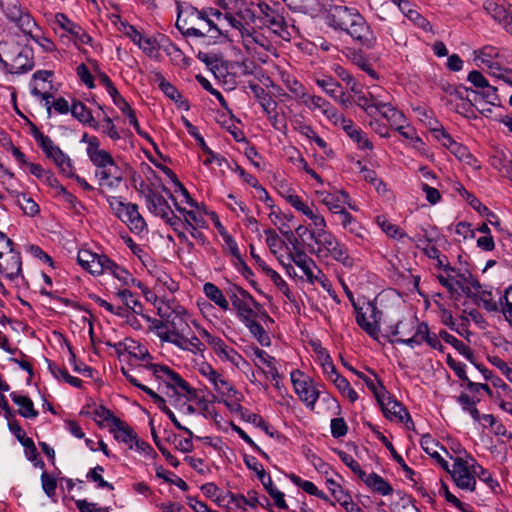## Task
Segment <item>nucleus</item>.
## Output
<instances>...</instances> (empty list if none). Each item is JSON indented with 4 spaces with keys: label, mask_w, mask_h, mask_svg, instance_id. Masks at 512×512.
I'll list each match as a JSON object with an SVG mask.
<instances>
[{
    "label": "nucleus",
    "mask_w": 512,
    "mask_h": 512,
    "mask_svg": "<svg viewBox=\"0 0 512 512\" xmlns=\"http://www.w3.org/2000/svg\"><path fill=\"white\" fill-rule=\"evenodd\" d=\"M55 24L63 32L69 34V39H71L72 43L76 46L88 44L91 41V37L63 13H57L55 15Z\"/></svg>",
    "instance_id": "obj_19"
},
{
    "label": "nucleus",
    "mask_w": 512,
    "mask_h": 512,
    "mask_svg": "<svg viewBox=\"0 0 512 512\" xmlns=\"http://www.w3.org/2000/svg\"><path fill=\"white\" fill-rule=\"evenodd\" d=\"M10 50L15 52L16 55L12 58L11 63H5V70L11 74H22L33 69L34 61L31 51L26 48H20L18 45H13Z\"/></svg>",
    "instance_id": "obj_18"
},
{
    "label": "nucleus",
    "mask_w": 512,
    "mask_h": 512,
    "mask_svg": "<svg viewBox=\"0 0 512 512\" xmlns=\"http://www.w3.org/2000/svg\"><path fill=\"white\" fill-rule=\"evenodd\" d=\"M108 272H110L115 278L126 286H133L136 283V279L126 269L119 267L116 263L111 261Z\"/></svg>",
    "instance_id": "obj_45"
},
{
    "label": "nucleus",
    "mask_w": 512,
    "mask_h": 512,
    "mask_svg": "<svg viewBox=\"0 0 512 512\" xmlns=\"http://www.w3.org/2000/svg\"><path fill=\"white\" fill-rule=\"evenodd\" d=\"M22 261L20 253L13 248V242L7 236H0V273L9 280L21 275Z\"/></svg>",
    "instance_id": "obj_7"
},
{
    "label": "nucleus",
    "mask_w": 512,
    "mask_h": 512,
    "mask_svg": "<svg viewBox=\"0 0 512 512\" xmlns=\"http://www.w3.org/2000/svg\"><path fill=\"white\" fill-rule=\"evenodd\" d=\"M244 324L262 346L270 345V337L265 329L257 322V318H254Z\"/></svg>",
    "instance_id": "obj_42"
},
{
    "label": "nucleus",
    "mask_w": 512,
    "mask_h": 512,
    "mask_svg": "<svg viewBox=\"0 0 512 512\" xmlns=\"http://www.w3.org/2000/svg\"><path fill=\"white\" fill-rule=\"evenodd\" d=\"M198 372L207 378L219 393L223 395H230V392L233 391L232 385L222 378L210 364L206 362L201 363L198 367Z\"/></svg>",
    "instance_id": "obj_23"
},
{
    "label": "nucleus",
    "mask_w": 512,
    "mask_h": 512,
    "mask_svg": "<svg viewBox=\"0 0 512 512\" xmlns=\"http://www.w3.org/2000/svg\"><path fill=\"white\" fill-rule=\"evenodd\" d=\"M331 381L334 383L339 392L344 397H347L350 402L353 403L358 399L357 392L351 387L350 383L346 378L339 374L332 378Z\"/></svg>",
    "instance_id": "obj_39"
},
{
    "label": "nucleus",
    "mask_w": 512,
    "mask_h": 512,
    "mask_svg": "<svg viewBox=\"0 0 512 512\" xmlns=\"http://www.w3.org/2000/svg\"><path fill=\"white\" fill-rule=\"evenodd\" d=\"M10 397L12 401L19 406V414L24 418H36L38 416V411L34 408V404L32 400L23 395H18L16 393H11Z\"/></svg>",
    "instance_id": "obj_32"
},
{
    "label": "nucleus",
    "mask_w": 512,
    "mask_h": 512,
    "mask_svg": "<svg viewBox=\"0 0 512 512\" xmlns=\"http://www.w3.org/2000/svg\"><path fill=\"white\" fill-rule=\"evenodd\" d=\"M110 432L113 433L114 438L117 441L127 444L129 448H133L134 445L139 444V439L137 438L136 433L120 418L113 419V425Z\"/></svg>",
    "instance_id": "obj_25"
},
{
    "label": "nucleus",
    "mask_w": 512,
    "mask_h": 512,
    "mask_svg": "<svg viewBox=\"0 0 512 512\" xmlns=\"http://www.w3.org/2000/svg\"><path fill=\"white\" fill-rule=\"evenodd\" d=\"M316 351L318 352L319 358L321 359L323 370L328 375L330 380H332V378H334L336 375H339L326 350L318 345L316 347Z\"/></svg>",
    "instance_id": "obj_49"
},
{
    "label": "nucleus",
    "mask_w": 512,
    "mask_h": 512,
    "mask_svg": "<svg viewBox=\"0 0 512 512\" xmlns=\"http://www.w3.org/2000/svg\"><path fill=\"white\" fill-rule=\"evenodd\" d=\"M77 261L83 269L89 271L91 274L101 275L108 271L112 260L106 255L92 253L89 250H80L78 252Z\"/></svg>",
    "instance_id": "obj_15"
},
{
    "label": "nucleus",
    "mask_w": 512,
    "mask_h": 512,
    "mask_svg": "<svg viewBox=\"0 0 512 512\" xmlns=\"http://www.w3.org/2000/svg\"><path fill=\"white\" fill-rule=\"evenodd\" d=\"M338 455L341 461L347 465L353 471V473L357 474L360 479L365 476V472L361 469L359 463L354 460L351 455L343 451L338 452Z\"/></svg>",
    "instance_id": "obj_55"
},
{
    "label": "nucleus",
    "mask_w": 512,
    "mask_h": 512,
    "mask_svg": "<svg viewBox=\"0 0 512 512\" xmlns=\"http://www.w3.org/2000/svg\"><path fill=\"white\" fill-rule=\"evenodd\" d=\"M259 8L261 10V13L266 18L265 23L270 28L276 31V29H281L283 27L284 18L281 15L275 13L268 4H260Z\"/></svg>",
    "instance_id": "obj_38"
},
{
    "label": "nucleus",
    "mask_w": 512,
    "mask_h": 512,
    "mask_svg": "<svg viewBox=\"0 0 512 512\" xmlns=\"http://www.w3.org/2000/svg\"><path fill=\"white\" fill-rule=\"evenodd\" d=\"M16 25L21 29L24 34L32 35V30L36 27V22L28 12H24L23 15L16 22Z\"/></svg>",
    "instance_id": "obj_59"
},
{
    "label": "nucleus",
    "mask_w": 512,
    "mask_h": 512,
    "mask_svg": "<svg viewBox=\"0 0 512 512\" xmlns=\"http://www.w3.org/2000/svg\"><path fill=\"white\" fill-rule=\"evenodd\" d=\"M381 406L383 414L389 420H398L399 422H409L413 425V421L408 411L401 403L391 398L383 385H380L379 397H375Z\"/></svg>",
    "instance_id": "obj_11"
},
{
    "label": "nucleus",
    "mask_w": 512,
    "mask_h": 512,
    "mask_svg": "<svg viewBox=\"0 0 512 512\" xmlns=\"http://www.w3.org/2000/svg\"><path fill=\"white\" fill-rule=\"evenodd\" d=\"M217 356L222 361H228L235 366H238L239 362L242 360V356L228 345L225 346L224 349L219 354H217Z\"/></svg>",
    "instance_id": "obj_62"
},
{
    "label": "nucleus",
    "mask_w": 512,
    "mask_h": 512,
    "mask_svg": "<svg viewBox=\"0 0 512 512\" xmlns=\"http://www.w3.org/2000/svg\"><path fill=\"white\" fill-rule=\"evenodd\" d=\"M374 104L375 109L378 110L385 119H387L393 129H399L401 128V124L406 123L404 114L390 103L380 101L375 102Z\"/></svg>",
    "instance_id": "obj_26"
},
{
    "label": "nucleus",
    "mask_w": 512,
    "mask_h": 512,
    "mask_svg": "<svg viewBox=\"0 0 512 512\" xmlns=\"http://www.w3.org/2000/svg\"><path fill=\"white\" fill-rule=\"evenodd\" d=\"M112 100L113 103L121 110V112L128 117L129 123L135 128L137 134L145 139H150L149 135L141 130L134 110L130 107L128 102L120 95L119 92L112 97Z\"/></svg>",
    "instance_id": "obj_29"
},
{
    "label": "nucleus",
    "mask_w": 512,
    "mask_h": 512,
    "mask_svg": "<svg viewBox=\"0 0 512 512\" xmlns=\"http://www.w3.org/2000/svg\"><path fill=\"white\" fill-rule=\"evenodd\" d=\"M15 202L24 212V214L33 217L39 213L38 204L24 193H17L15 195Z\"/></svg>",
    "instance_id": "obj_34"
},
{
    "label": "nucleus",
    "mask_w": 512,
    "mask_h": 512,
    "mask_svg": "<svg viewBox=\"0 0 512 512\" xmlns=\"http://www.w3.org/2000/svg\"><path fill=\"white\" fill-rule=\"evenodd\" d=\"M437 278L447 288L451 297H454V294L457 293V287L461 289L467 298L463 303L465 306L463 311L478 324L480 322V313L478 311V306L480 305V284L478 280L469 272L460 274L456 282L453 281L450 275L439 274Z\"/></svg>",
    "instance_id": "obj_3"
},
{
    "label": "nucleus",
    "mask_w": 512,
    "mask_h": 512,
    "mask_svg": "<svg viewBox=\"0 0 512 512\" xmlns=\"http://www.w3.org/2000/svg\"><path fill=\"white\" fill-rule=\"evenodd\" d=\"M301 103L312 112H321L327 119L331 121H334L335 118H339L337 109L328 100L320 95L307 93Z\"/></svg>",
    "instance_id": "obj_21"
},
{
    "label": "nucleus",
    "mask_w": 512,
    "mask_h": 512,
    "mask_svg": "<svg viewBox=\"0 0 512 512\" xmlns=\"http://www.w3.org/2000/svg\"><path fill=\"white\" fill-rule=\"evenodd\" d=\"M230 502L235 503V505L240 508H244V506H250L252 508H255L259 504V501L256 497V493L254 491L249 492L247 497L243 495L231 494Z\"/></svg>",
    "instance_id": "obj_51"
},
{
    "label": "nucleus",
    "mask_w": 512,
    "mask_h": 512,
    "mask_svg": "<svg viewBox=\"0 0 512 512\" xmlns=\"http://www.w3.org/2000/svg\"><path fill=\"white\" fill-rule=\"evenodd\" d=\"M333 123L335 125L340 126L347 135L357 143L360 149H372V142L366 137V134L360 129L357 128L353 121L350 119H346L342 114H339V118H335Z\"/></svg>",
    "instance_id": "obj_22"
},
{
    "label": "nucleus",
    "mask_w": 512,
    "mask_h": 512,
    "mask_svg": "<svg viewBox=\"0 0 512 512\" xmlns=\"http://www.w3.org/2000/svg\"><path fill=\"white\" fill-rule=\"evenodd\" d=\"M311 239L314 240L317 245V253L319 256L331 257L349 269L355 266V259L349 254L347 247L332 233L328 231L313 232Z\"/></svg>",
    "instance_id": "obj_4"
},
{
    "label": "nucleus",
    "mask_w": 512,
    "mask_h": 512,
    "mask_svg": "<svg viewBox=\"0 0 512 512\" xmlns=\"http://www.w3.org/2000/svg\"><path fill=\"white\" fill-rule=\"evenodd\" d=\"M503 65V57L500 56L498 48L491 45L482 46V73L486 72L494 77L502 76L505 69Z\"/></svg>",
    "instance_id": "obj_20"
},
{
    "label": "nucleus",
    "mask_w": 512,
    "mask_h": 512,
    "mask_svg": "<svg viewBox=\"0 0 512 512\" xmlns=\"http://www.w3.org/2000/svg\"><path fill=\"white\" fill-rule=\"evenodd\" d=\"M482 377L486 381H490L492 386L497 389L496 397H500V391L502 390L506 395L512 393V389L498 376L494 375L493 371L482 366Z\"/></svg>",
    "instance_id": "obj_41"
},
{
    "label": "nucleus",
    "mask_w": 512,
    "mask_h": 512,
    "mask_svg": "<svg viewBox=\"0 0 512 512\" xmlns=\"http://www.w3.org/2000/svg\"><path fill=\"white\" fill-rule=\"evenodd\" d=\"M375 432V435L377 437V439L379 441H381L385 447L390 451L392 457L394 458V460L400 464L402 466V468L404 469V471H407V472H412V469L409 468L404 459L402 458L401 455H399L397 453V451L395 450L394 446L392 445V443L380 432V431H374Z\"/></svg>",
    "instance_id": "obj_50"
},
{
    "label": "nucleus",
    "mask_w": 512,
    "mask_h": 512,
    "mask_svg": "<svg viewBox=\"0 0 512 512\" xmlns=\"http://www.w3.org/2000/svg\"><path fill=\"white\" fill-rule=\"evenodd\" d=\"M188 335H189V332L176 333V334L161 333L160 339L164 342L171 343L182 350H186L187 343H188Z\"/></svg>",
    "instance_id": "obj_47"
},
{
    "label": "nucleus",
    "mask_w": 512,
    "mask_h": 512,
    "mask_svg": "<svg viewBox=\"0 0 512 512\" xmlns=\"http://www.w3.org/2000/svg\"><path fill=\"white\" fill-rule=\"evenodd\" d=\"M482 8L487 15L502 24L506 29V23L509 22V18L512 17V14L508 13L502 4L493 0H485L482 4Z\"/></svg>",
    "instance_id": "obj_30"
},
{
    "label": "nucleus",
    "mask_w": 512,
    "mask_h": 512,
    "mask_svg": "<svg viewBox=\"0 0 512 512\" xmlns=\"http://www.w3.org/2000/svg\"><path fill=\"white\" fill-rule=\"evenodd\" d=\"M288 477L294 485L303 489L306 493L313 496L315 495V493H317L318 488L311 481L303 480L301 477L293 473L290 474Z\"/></svg>",
    "instance_id": "obj_60"
},
{
    "label": "nucleus",
    "mask_w": 512,
    "mask_h": 512,
    "mask_svg": "<svg viewBox=\"0 0 512 512\" xmlns=\"http://www.w3.org/2000/svg\"><path fill=\"white\" fill-rule=\"evenodd\" d=\"M103 471H104V468L100 465H97L96 467L92 468L88 472L87 478L92 480L93 482H96L97 486L99 488H107L109 490H113L114 489L113 485L103 479V477H102Z\"/></svg>",
    "instance_id": "obj_53"
},
{
    "label": "nucleus",
    "mask_w": 512,
    "mask_h": 512,
    "mask_svg": "<svg viewBox=\"0 0 512 512\" xmlns=\"http://www.w3.org/2000/svg\"><path fill=\"white\" fill-rule=\"evenodd\" d=\"M287 88L294 95L295 99L299 100L300 102L303 101L308 93L306 88L296 79L288 80Z\"/></svg>",
    "instance_id": "obj_63"
},
{
    "label": "nucleus",
    "mask_w": 512,
    "mask_h": 512,
    "mask_svg": "<svg viewBox=\"0 0 512 512\" xmlns=\"http://www.w3.org/2000/svg\"><path fill=\"white\" fill-rule=\"evenodd\" d=\"M150 368L157 378L165 379L168 385L178 387L185 391L190 399L197 398L196 389L192 388L178 373L174 372L169 367L153 364Z\"/></svg>",
    "instance_id": "obj_16"
},
{
    "label": "nucleus",
    "mask_w": 512,
    "mask_h": 512,
    "mask_svg": "<svg viewBox=\"0 0 512 512\" xmlns=\"http://www.w3.org/2000/svg\"><path fill=\"white\" fill-rule=\"evenodd\" d=\"M356 311L357 324L372 338L377 339L379 336V322L381 311L372 303H368L366 310L358 308L354 305Z\"/></svg>",
    "instance_id": "obj_13"
},
{
    "label": "nucleus",
    "mask_w": 512,
    "mask_h": 512,
    "mask_svg": "<svg viewBox=\"0 0 512 512\" xmlns=\"http://www.w3.org/2000/svg\"><path fill=\"white\" fill-rule=\"evenodd\" d=\"M176 27L186 37L217 39L222 35L220 27L222 13L219 10L201 9L184 3H177Z\"/></svg>",
    "instance_id": "obj_1"
},
{
    "label": "nucleus",
    "mask_w": 512,
    "mask_h": 512,
    "mask_svg": "<svg viewBox=\"0 0 512 512\" xmlns=\"http://www.w3.org/2000/svg\"><path fill=\"white\" fill-rule=\"evenodd\" d=\"M227 294L243 323L258 317L254 308H258L259 304L248 291L239 286H233L229 288Z\"/></svg>",
    "instance_id": "obj_10"
},
{
    "label": "nucleus",
    "mask_w": 512,
    "mask_h": 512,
    "mask_svg": "<svg viewBox=\"0 0 512 512\" xmlns=\"http://www.w3.org/2000/svg\"><path fill=\"white\" fill-rule=\"evenodd\" d=\"M291 381L296 394L310 409H314L315 403L319 397V391L314 387L309 377L305 376L301 371L294 370L291 372Z\"/></svg>",
    "instance_id": "obj_12"
},
{
    "label": "nucleus",
    "mask_w": 512,
    "mask_h": 512,
    "mask_svg": "<svg viewBox=\"0 0 512 512\" xmlns=\"http://www.w3.org/2000/svg\"><path fill=\"white\" fill-rule=\"evenodd\" d=\"M108 202L117 217L126 223L133 233L140 234L146 230V222L139 213L136 204L124 203L116 197H110Z\"/></svg>",
    "instance_id": "obj_8"
},
{
    "label": "nucleus",
    "mask_w": 512,
    "mask_h": 512,
    "mask_svg": "<svg viewBox=\"0 0 512 512\" xmlns=\"http://www.w3.org/2000/svg\"><path fill=\"white\" fill-rule=\"evenodd\" d=\"M288 259L303 271L310 283H314L318 280V276L314 274V270H316L318 274H321L320 269L317 268L314 260L309 257L300 246H295L294 250H289Z\"/></svg>",
    "instance_id": "obj_17"
},
{
    "label": "nucleus",
    "mask_w": 512,
    "mask_h": 512,
    "mask_svg": "<svg viewBox=\"0 0 512 512\" xmlns=\"http://www.w3.org/2000/svg\"><path fill=\"white\" fill-rule=\"evenodd\" d=\"M361 480L374 492L379 493L380 495L386 496L390 495L393 492L391 485L386 482L380 475L376 473H371L361 478Z\"/></svg>",
    "instance_id": "obj_31"
},
{
    "label": "nucleus",
    "mask_w": 512,
    "mask_h": 512,
    "mask_svg": "<svg viewBox=\"0 0 512 512\" xmlns=\"http://www.w3.org/2000/svg\"><path fill=\"white\" fill-rule=\"evenodd\" d=\"M326 486L331 492L335 501L338 502L341 506H346L349 504V501L352 499L351 495L346 492L335 480L327 479Z\"/></svg>",
    "instance_id": "obj_35"
},
{
    "label": "nucleus",
    "mask_w": 512,
    "mask_h": 512,
    "mask_svg": "<svg viewBox=\"0 0 512 512\" xmlns=\"http://www.w3.org/2000/svg\"><path fill=\"white\" fill-rule=\"evenodd\" d=\"M158 314L162 320H154L153 328L156 330L157 336L159 338L161 333L176 334L190 332L186 311L183 307L177 306L171 311L159 307Z\"/></svg>",
    "instance_id": "obj_6"
},
{
    "label": "nucleus",
    "mask_w": 512,
    "mask_h": 512,
    "mask_svg": "<svg viewBox=\"0 0 512 512\" xmlns=\"http://www.w3.org/2000/svg\"><path fill=\"white\" fill-rule=\"evenodd\" d=\"M321 202L334 214H338L342 209V198L339 195L323 192L321 193Z\"/></svg>",
    "instance_id": "obj_48"
},
{
    "label": "nucleus",
    "mask_w": 512,
    "mask_h": 512,
    "mask_svg": "<svg viewBox=\"0 0 512 512\" xmlns=\"http://www.w3.org/2000/svg\"><path fill=\"white\" fill-rule=\"evenodd\" d=\"M377 224L381 227L384 233H386L388 236L396 238V237H402L404 234L400 232V229L387 221L384 217L378 216L376 218Z\"/></svg>",
    "instance_id": "obj_58"
},
{
    "label": "nucleus",
    "mask_w": 512,
    "mask_h": 512,
    "mask_svg": "<svg viewBox=\"0 0 512 512\" xmlns=\"http://www.w3.org/2000/svg\"><path fill=\"white\" fill-rule=\"evenodd\" d=\"M496 90L497 88L491 86L488 80L482 75V101L488 105L494 106L497 110H502L503 107L496 103L499 101Z\"/></svg>",
    "instance_id": "obj_40"
},
{
    "label": "nucleus",
    "mask_w": 512,
    "mask_h": 512,
    "mask_svg": "<svg viewBox=\"0 0 512 512\" xmlns=\"http://www.w3.org/2000/svg\"><path fill=\"white\" fill-rule=\"evenodd\" d=\"M89 159L97 168L95 176L101 187L115 189L120 185L123 179L122 172L108 151L92 152Z\"/></svg>",
    "instance_id": "obj_5"
},
{
    "label": "nucleus",
    "mask_w": 512,
    "mask_h": 512,
    "mask_svg": "<svg viewBox=\"0 0 512 512\" xmlns=\"http://www.w3.org/2000/svg\"><path fill=\"white\" fill-rule=\"evenodd\" d=\"M222 237H223V240L225 242V249L227 251H229V253L238 261L240 262L243 266L246 267L245 263L243 262L242 260V257H241V254H240V251H239V248H238V245L236 243V241L234 240V238L227 234V233H221Z\"/></svg>",
    "instance_id": "obj_54"
},
{
    "label": "nucleus",
    "mask_w": 512,
    "mask_h": 512,
    "mask_svg": "<svg viewBox=\"0 0 512 512\" xmlns=\"http://www.w3.org/2000/svg\"><path fill=\"white\" fill-rule=\"evenodd\" d=\"M447 363L455 371L459 378L467 382V388L469 392L461 393L458 398L459 403L465 411H468L471 414L474 420H478L479 412L477 409V402L479 399H475L474 394L479 392L480 383L470 381L466 376L464 366L453 360L450 356L447 358Z\"/></svg>",
    "instance_id": "obj_9"
},
{
    "label": "nucleus",
    "mask_w": 512,
    "mask_h": 512,
    "mask_svg": "<svg viewBox=\"0 0 512 512\" xmlns=\"http://www.w3.org/2000/svg\"><path fill=\"white\" fill-rule=\"evenodd\" d=\"M137 46L149 57H155L159 51L156 41L152 38L143 37Z\"/></svg>",
    "instance_id": "obj_61"
},
{
    "label": "nucleus",
    "mask_w": 512,
    "mask_h": 512,
    "mask_svg": "<svg viewBox=\"0 0 512 512\" xmlns=\"http://www.w3.org/2000/svg\"><path fill=\"white\" fill-rule=\"evenodd\" d=\"M331 434L334 438H340L347 434L348 427L343 418H333L331 420Z\"/></svg>",
    "instance_id": "obj_64"
},
{
    "label": "nucleus",
    "mask_w": 512,
    "mask_h": 512,
    "mask_svg": "<svg viewBox=\"0 0 512 512\" xmlns=\"http://www.w3.org/2000/svg\"><path fill=\"white\" fill-rule=\"evenodd\" d=\"M70 112L72 115L78 119L80 122L85 124H92L94 122V118L92 116L91 111L86 107V105L80 101H74Z\"/></svg>",
    "instance_id": "obj_43"
},
{
    "label": "nucleus",
    "mask_w": 512,
    "mask_h": 512,
    "mask_svg": "<svg viewBox=\"0 0 512 512\" xmlns=\"http://www.w3.org/2000/svg\"><path fill=\"white\" fill-rule=\"evenodd\" d=\"M328 25L335 30L346 32L366 48L373 47L375 43L376 38L370 26L356 8L343 5L331 7Z\"/></svg>",
    "instance_id": "obj_2"
},
{
    "label": "nucleus",
    "mask_w": 512,
    "mask_h": 512,
    "mask_svg": "<svg viewBox=\"0 0 512 512\" xmlns=\"http://www.w3.org/2000/svg\"><path fill=\"white\" fill-rule=\"evenodd\" d=\"M264 273L273 281V283L289 297V287L286 281L275 270L270 267L264 268Z\"/></svg>",
    "instance_id": "obj_57"
},
{
    "label": "nucleus",
    "mask_w": 512,
    "mask_h": 512,
    "mask_svg": "<svg viewBox=\"0 0 512 512\" xmlns=\"http://www.w3.org/2000/svg\"><path fill=\"white\" fill-rule=\"evenodd\" d=\"M145 200L148 210L154 215L167 218L168 215L173 214L167 200L159 192L149 191Z\"/></svg>",
    "instance_id": "obj_24"
},
{
    "label": "nucleus",
    "mask_w": 512,
    "mask_h": 512,
    "mask_svg": "<svg viewBox=\"0 0 512 512\" xmlns=\"http://www.w3.org/2000/svg\"><path fill=\"white\" fill-rule=\"evenodd\" d=\"M53 163L59 168L63 175L67 177L74 176V166L72 164V160L63 151L58 154L55 159H53Z\"/></svg>",
    "instance_id": "obj_46"
},
{
    "label": "nucleus",
    "mask_w": 512,
    "mask_h": 512,
    "mask_svg": "<svg viewBox=\"0 0 512 512\" xmlns=\"http://www.w3.org/2000/svg\"><path fill=\"white\" fill-rule=\"evenodd\" d=\"M315 83L331 98L337 97V93L342 88L338 81L333 77L326 75L316 78Z\"/></svg>",
    "instance_id": "obj_36"
},
{
    "label": "nucleus",
    "mask_w": 512,
    "mask_h": 512,
    "mask_svg": "<svg viewBox=\"0 0 512 512\" xmlns=\"http://www.w3.org/2000/svg\"><path fill=\"white\" fill-rule=\"evenodd\" d=\"M116 295L122 300V302L134 312H137V307L141 308V303L137 300L133 293L128 289L119 290Z\"/></svg>",
    "instance_id": "obj_56"
},
{
    "label": "nucleus",
    "mask_w": 512,
    "mask_h": 512,
    "mask_svg": "<svg viewBox=\"0 0 512 512\" xmlns=\"http://www.w3.org/2000/svg\"><path fill=\"white\" fill-rule=\"evenodd\" d=\"M261 483L267 493L273 498L274 503L277 507L281 509H287L288 506L286 504L284 493L279 491L277 488L274 487L272 479L270 476H267L263 480H261Z\"/></svg>",
    "instance_id": "obj_37"
},
{
    "label": "nucleus",
    "mask_w": 512,
    "mask_h": 512,
    "mask_svg": "<svg viewBox=\"0 0 512 512\" xmlns=\"http://www.w3.org/2000/svg\"><path fill=\"white\" fill-rule=\"evenodd\" d=\"M203 289L207 298L217 304L221 309L228 310L229 303L222 291L216 285L213 283H206Z\"/></svg>",
    "instance_id": "obj_33"
},
{
    "label": "nucleus",
    "mask_w": 512,
    "mask_h": 512,
    "mask_svg": "<svg viewBox=\"0 0 512 512\" xmlns=\"http://www.w3.org/2000/svg\"><path fill=\"white\" fill-rule=\"evenodd\" d=\"M457 93L463 100L459 108L463 110L464 115L467 118L477 119L478 108L476 103L478 102L479 98L478 92L472 89L464 88L463 91L459 90Z\"/></svg>",
    "instance_id": "obj_28"
},
{
    "label": "nucleus",
    "mask_w": 512,
    "mask_h": 512,
    "mask_svg": "<svg viewBox=\"0 0 512 512\" xmlns=\"http://www.w3.org/2000/svg\"><path fill=\"white\" fill-rule=\"evenodd\" d=\"M474 464H470L467 460L456 458L452 470H448L456 485L461 489L474 490L476 479L471 471Z\"/></svg>",
    "instance_id": "obj_14"
},
{
    "label": "nucleus",
    "mask_w": 512,
    "mask_h": 512,
    "mask_svg": "<svg viewBox=\"0 0 512 512\" xmlns=\"http://www.w3.org/2000/svg\"><path fill=\"white\" fill-rule=\"evenodd\" d=\"M431 132L434 137L450 151L458 152L459 149L462 150L461 145L454 141L442 126L439 128H433Z\"/></svg>",
    "instance_id": "obj_44"
},
{
    "label": "nucleus",
    "mask_w": 512,
    "mask_h": 512,
    "mask_svg": "<svg viewBox=\"0 0 512 512\" xmlns=\"http://www.w3.org/2000/svg\"><path fill=\"white\" fill-rule=\"evenodd\" d=\"M182 120H183V123L185 125V127L187 128L188 130V133L195 138V140L197 141L198 145L201 147V149L207 153V154H211L212 156H214V153L212 152V150L206 145L205 143V140L204 138L200 135V133L198 132V129L193 125L191 124V122L186 119L185 117H182Z\"/></svg>",
    "instance_id": "obj_52"
},
{
    "label": "nucleus",
    "mask_w": 512,
    "mask_h": 512,
    "mask_svg": "<svg viewBox=\"0 0 512 512\" xmlns=\"http://www.w3.org/2000/svg\"><path fill=\"white\" fill-rule=\"evenodd\" d=\"M155 81L158 83L159 88L161 91L171 100H173L178 107L188 110L189 104L188 101L183 99L181 93L178 91V89L173 86L170 82H168L164 76L160 73H155Z\"/></svg>",
    "instance_id": "obj_27"
}]
</instances>
